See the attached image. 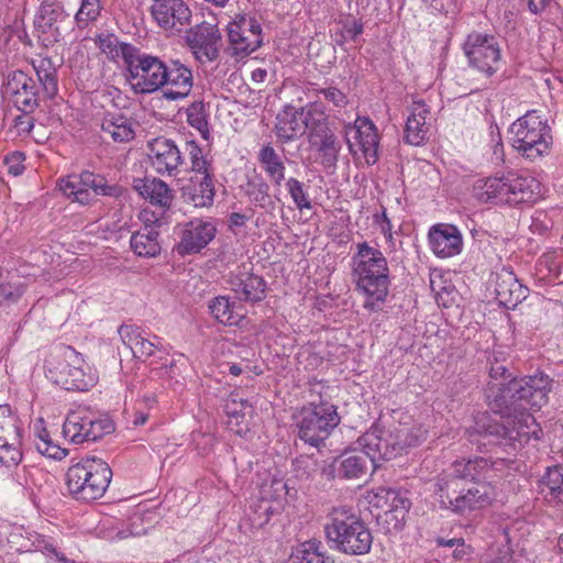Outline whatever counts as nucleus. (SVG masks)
Wrapping results in <instances>:
<instances>
[{"label": "nucleus", "mask_w": 563, "mask_h": 563, "mask_svg": "<svg viewBox=\"0 0 563 563\" xmlns=\"http://www.w3.org/2000/svg\"><path fill=\"white\" fill-rule=\"evenodd\" d=\"M401 506H399V509H388L385 511V521L388 525L393 526V529L398 531L400 530L406 521L407 517V510H406V504L400 503Z\"/></svg>", "instance_id": "nucleus-58"}, {"label": "nucleus", "mask_w": 563, "mask_h": 563, "mask_svg": "<svg viewBox=\"0 0 563 563\" xmlns=\"http://www.w3.org/2000/svg\"><path fill=\"white\" fill-rule=\"evenodd\" d=\"M493 465L492 461L481 456L456 460L435 478L434 484H441L449 478L454 481V483H460V485L465 481H470L472 484L487 482L490 477L489 473L493 470Z\"/></svg>", "instance_id": "nucleus-19"}, {"label": "nucleus", "mask_w": 563, "mask_h": 563, "mask_svg": "<svg viewBox=\"0 0 563 563\" xmlns=\"http://www.w3.org/2000/svg\"><path fill=\"white\" fill-rule=\"evenodd\" d=\"M187 122L188 124L196 129L203 140L208 141L210 139V128H209V104L205 103L202 100H197L191 102L186 109Z\"/></svg>", "instance_id": "nucleus-41"}, {"label": "nucleus", "mask_w": 563, "mask_h": 563, "mask_svg": "<svg viewBox=\"0 0 563 563\" xmlns=\"http://www.w3.org/2000/svg\"><path fill=\"white\" fill-rule=\"evenodd\" d=\"M224 410L228 416V427L234 433L243 435L249 428L246 415L251 413L252 406L250 402L242 398L238 393H231L225 401Z\"/></svg>", "instance_id": "nucleus-31"}, {"label": "nucleus", "mask_w": 563, "mask_h": 563, "mask_svg": "<svg viewBox=\"0 0 563 563\" xmlns=\"http://www.w3.org/2000/svg\"><path fill=\"white\" fill-rule=\"evenodd\" d=\"M100 0H82L75 18L79 25L86 26L89 22L97 20L100 15Z\"/></svg>", "instance_id": "nucleus-52"}, {"label": "nucleus", "mask_w": 563, "mask_h": 563, "mask_svg": "<svg viewBox=\"0 0 563 563\" xmlns=\"http://www.w3.org/2000/svg\"><path fill=\"white\" fill-rule=\"evenodd\" d=\"M166 62L156 55L143 53L140 48L124 68V77L137 95H151L163 89Z\"/></svg>", "instance_id": "nucleus-9"}, {"label": "nucleus", "mask_w": 563, "mask_h": 563, "mask_svg": "<svg viewBox=\"0 0 563 563\" xmlns=\"http://www.w3.org/2000/svg\"><path fill=\"white\" fill-rule=\"evenodd\" d=\"M512 147L533 162L548 154L552 144L551 128L538 110L527 111L510 126Z\"/></svg>", "instance_id": "nucleus-8"}, {"label": "nucleus", "mask_w": 563, "mask_h": 563, "mask_svg": "<svg viewBox=\"0 0 563 563\" xmlns=\"http://www.w3.org/2000/svg\"><path fill=\"white\" fill-rule=\"evenodd\" d=\"M489 362V371L488 375L490 378V382H498V379H503V382H508L511 379V374L508 371L507 365L499 361L496 356H494V360L488 358Z\"/></svg>", "instance_id": "nucleus-56"}, {"label": "nucleus", "mask_w": 563, "mask_h": 563, "mask_svg": "<svg viewBox=\"0 0 563 563\" xmlns=\"http://www.w3.org/2000/svg\"><path fill=\"white\" fill-rule=\"evenodd\" d=\"M216 234L217 228L212 222L194 219L185 223L175 251L180 256L199 253L214 239Z\"/></svg>", "instance_id": "nucleus-21"}, {"label": "nucleus", "mask_w": 563, "mask_h": 563, "mask_svg": "<svg viewBox=\"0 0 563 563\" xmlns=\"http://www.w3.org/2000/svg\"><path fill=\"white\" fill-rule=\"evenodd\" d=\"M429 244L438 257H452L462 252V234L455 225L440 223L429 231Z\"/></svg>", "instance_id": "nucleus-24"}, {"label": "nucleus", "mask_w": 563, "mask_h": 563, "mask_svg": "<svg viewBox=\"0 0 563 563\" xmlns=\"http://www.w3.org/2000/svg\"><path fill=\"white\" fill-rule=\"evenodd\" d=\"M287 191L296 206L300 211L303 209H311L312 205L308 194L305 190V185L295 177H290L286 180Z\"/></svg>", "instance_id": "nucleus-48"}, {"label": "nucleus", "mask_w": 563, "mask_h": 563, "mask_svg": "<svg viewBox=\"0 0 563 563\" xmlns=\"http://www.w3.org/2000/svg\"><path fill=\"white\" fill-rule=\"evenodd\" d=\"M186 151L190 159V169L194 176H207L214 178L212 161L203 153V150L195 142H186Z\"/></svg>", "instance_id": "nucleus-44"}, {"label": "nucleus", "mask_w": 563, "mask_h": 563, "mask_svg": "<svg viewBox=\"0 0 563 563\" xmlns=\"http://www.w3.org/2000/svg\"><path fill=\"white\" fill-rule=\"evenodd\" d=\"M97 44L101 52L106 54L109 59L117 62L119 58H121L123 60L124 67L128 65L137 49L136 46L130 43L120 42L119 38L113 34L99 35L97 38Z\"/></svg>", "instance_id": "nucleus-37"}, {"label": "nucleus", "mask_w": 563, "mask_h": 563, "mask_svg": "<svg viewBox=\"0 0 563 563\" xmlns=\"http://www.w3.org/2000/svg\"><path fill=\"white\" fill-rule=\"evenodd\" d=\"M541 492L547 494L559 503H563V468L561 466L548 467L545 474L540 479Z\"/></svg>", "instance_id": "nucleus-46"}, {"label": "nucleus", "mask_w": 563, "mask_h": 563, "mask_svg": "<svg viewBox=\"0 0 563 563\" xmlns=\"http://www.w3.org/2000/svg\"><path fill=\"white\" fill-rule=\"evenodd\" d=\"M340 423L333 405H318L303 408L298 421V437L312 446H319Z\"/></svg>", "instance_id": "nucleus-11"}, {"label": "nucleus", "mask_w": 563, "mask_h": 563, "mask_svg": "<svg viewBox=\"0 0 563 563\" xmlns=\"http://www.w3.org/2000/svg\"><path fill=\"white\" fill-rule=\"evenodd\" d=\"M158 231L154 225H145L142 230L132 234L130 245L137 256L155 257L161 253Z\"/></svg>", "instance_id": "nucleus-36"}, {"label": "nucleus", "mask_w": 563, "mask_h": 563, "mask_svg": "<svg viewBox=\"0 0 563 563\" xmlns=\"http://www.w3.org/2000/svg\"><path fill=\"white\" fill-rule=\"evenodd\" d=\"M353 274L356 277V288L367 299L364 308L371 311L380 309L389 291V268L384 254L366 242L357 244V252L353 256Z\"/></svg>", "instance_id": "nucleus-2"}, {"label": "nucleus", "mask_w": 563, "mask_h": 563, "mask_svg": "<svg viewBox=\"0 0 563 563\" xmlns=\"http://www.w3.org/2000/svg\"><path fill=\"white\" fill-rule=\"evenodd\" d=\"M166 74L163 78V97L168 101L187 98L194 87V75L189 66L179 59L166 62Z\"/></svg>", "instance_id": "nucleus-20"}, {"label": "nucleus", "mask_w": 563, "mask_h": 563, "mask_svg": "<svg viewBox=\"0 0 563 563\" xmlns=\"http://www.w3.org/2000/svg\"><path fill=\"white\" fill-rule=\"evenodd\" d=\"M114 430L112 421L86 409L70 411L63 424V434L75 444L95 442Z\"/></svg>", "instance_id": "nucleus-13"}, {"label": "nucleus", "mask_w": 563, "mask_h": 563, "mask_svg": "<svg viewBox=\"0 0 563 563\" xmlns=\"http://www.w3.org/2000/svg\"><path fill=\"white\" fill-rule=\"evenodd\" d=\"M321 541L311 539L298 545L290 556L291 563H334L324 552Z\"/></svg>", "instance_id": "nucleus-39"}, {"label": "nucleus", "mask_w": 563, "mask_h": 563, "mask_svg": "<svg viewBox=\"0 0 563 563\" xmlns=\"http://www.w3.org/2000/svg\"><path fill=\"white\" fill-rule=\"evenodd\" d=\"M488 408L508 421L499 422L487 413H482L475 419V432L484 439L489 438L497 444L515 445L516 442L528 441L530 432L522 419V405L517 394L510 391L508 382H488L484 389Z\"/></svg>", "instance_id": "nucleus-1"}, {"label": "nucleus", "mask_w": 563, "mask_h": 563, "mask_svg": "<svg viewBox=\"0 0 563 563\" xmlns=\"http://www.w3.org/2000/svg\"><path fill=\"white\" fill-rule=\"evenodd\" d=\"M495 284L496 299L507 309L516 308L526 299L529 291L508 268H503L496 274Z\"/></svg>", "instance_id": "nucleus-25"}, {"label": "nucleus", "mask_w": 563, "mask_h": 563, "mask_svg": "<svg viewBox=\"0 0 563 563\" xmlns=\"http://www.w3.org/2000/svg\"><path fill=\"white\" fill-rule=\"evenodd\" d=\"M33 544L37 551H41L48 558L54 556L60 563H76L74 560L66 558L62 552L57 550L51 540L44 537H37Z\"/></svg>", "instance_id": "nucleus-53"}, {"label": "nucleus", "mask_w": 563, "mask_h": 563, "mask_svg": "<svg viewBox=\"0 0 563 563\" xmlns=\"http://www.w3.org/2000/svg\"><path fill=\"white\" fill-rule=\"evenodd\" d=\"M233 55L246 56L262 45V27L255 18L240 15L228 25Z\"/></svg>", "instance_id": "nucleus-17"}, {"label": "nucleus", "mask_w": 563, "mask_h": 563, "mask_svg": "<svg viewBox=\"0 0 563 563\" xmlns=\"http://www.w3.org/2000/svg\"><path fill=\"white\" fill-rule=\"evenodd\" d=\"M429 114L430 110L422 101L413 102L405 128L404 139L406 143L418 146L427 140V134L429 132L427 117Z\"/></svg>", "instance_id": "nucleus-30"}, {"label": "nucleus", "mask_w": 563, "mask_h": 563, "mask_svg": "<svg viewBox=\"0 0 563 563\" xmlns=\"http://www.w3.org/2000/svg\"><path fill=\"white\" fill-rule=\"evenodd\" d=\"M59 188L65 196L74 197V199L81 205H87L91 200L90 192H86L84 187L82 173L79 175H69L60 179Z\"/></svg>", "instance_id": "nucleus-47"}, {"label": "nucleus", "mask_w": 563, "mask_h": 563, "mask_svg": "<svg viewBox=\"0 0 563 563\" xmlns=\"http://www.w3.org/2000/svg\"><path fill=\"white\" fill-rule=\"evenodd\" d=\"M119 334L123 344L132 352L139 341L142 340L143 331L135 325H121L119 328Z\"/></svg>", "instance_id": "nucleus-55"}, {"label": "nucleus", "mask_w": 563, "mask_h": 563, "mask_svg": "<svg viewBox=\"0 0 563 563\" xmlns=\"http://www.w3.org/2000/svg\"><path fill=\"white\" fill-rule=\"evenodd\" d=\"M19 439V428L14 418H4L0 421V440L2 443Z\"/></svg>", "instance_id": "nucleus-60"}, {"label": "nucleus", "mask_w": 563, "mask_h": 563, "mask_svg": "<svg viewBox=\"0 0 563 563\" xmlns=\"http://www.w3.org/2000/svg\"><path fill=\"white\" fill-rule=\"evenodd\" d=\"M280 508V505H275L272 500L260 497L250 506V512L247 514L252 527L257 529L265 527L269 522L271 517L274 514H278Z\"/></svg>", "instance_id": "nucleus-43"}, {"label": "nucleus", "mask_w": 563, "mask_h": 563, "mask_svg": "<svg viewBox=\"0 0 563 563\" xmlns=\"http://www.w3.org/2000/svg\"><path fill=\"white\" fill-rule=\"evenodd\" d=\"M187 41L199 60H216L221 46V35L216 25L201 23L190 30Z\"/></svg>", "instance_id": "nucleus-22"}, {"label": "nucleus", "mask_w": 563, "mask_h": 563, "mask_svg": "<svg viewBox=\"0 0 563 563\" xmlns=\"http://www.w3.org/2000/svg\"><path fill=\"white\" fill-rule=\"evenodd\" d=\"M376 496L380 497V498H385L386 503L389 505V509H399V506H401L400 503H402V501H404V504H406L407 512L410 509V506H411L410 500L397 489L379 488Z\"/></svg>", "instance_id": "nucleus-54"}, {"label": "nucleus", "mask_w": 563, "mask_h": 563, "mask_svg": "<svg viewBox=\"0 0 563 563\" xmlns=\"http://www.w3.org/2000/svg\"><path fill=\"white\" fill-rule=\"evenodd\" d=\"M151 166L159 175L176 176L184 157L173 140L159 136L147 143Z\"/></svg>", "instance_id": "nucleus-18"}, {"label": "nucleus", "mask_w": 563, "mask_h": 563, "mask_svg": "<svg viewBox=\"0 0 563 563\" xmlns=\"http://www.w3.org/2000/svg\"><path fill=\"white\" fill-rule=\"evenodd\" d=\"M37 451L48 457L62 460L67 455V451L55 444L49 438L46 442H35Z\"/></svg>", "instance_id": "nucleus-59"}, {"label": "nucleus", "mask_w": 563, "mask_h": 563, "mask_svg": "<svg viewBox=\"0 0 563 563\" xmlns=\"http://www.w3.org/2000/svg\"><path fill=\"white\" fill-rule=\"evenodd\" d=\"M474 197L483 203L517 206L532 203L540 195V183L531 177L508 173L500 177L478 179Z\"/></svg>", "instance_id": "nucleus-3"}, {"label": "nucleus", "mask_w": 563, "mask_h": 563, "mask_svg": "<svg viewBox=\"0 0 563 563\" xmlns=\"http://www.w3.org/2000/svg\"><path fill=\"white\" fill-rule=\"evenodd\" d=\"M274 132L277 140L283 144L302 136L305 134L303 107L285 106L276 115Z\"/></svg>", "instance_id": "nucleus-26"}, {"label": "nucleus", "mask_w": 563, "mask_h": 563, "mask_svg": "<svg viewBox=\"0 0 563 563\" xmlns=\"http://www.w3.org/2000/svg\"><path fill=\"white\" fill-rule=\"evenodd\" d=\"M151 12L159 26L177 30L189 23L191 11L183 0H153Z\"/></svg>", "instance_id": "nucleus-23"}, {"label": "nucleus", "mask_w": 563, "mask_h": 563, "mask_svg": "<svg viewBox=\"0 0 563 563\" xmlns=\"http://www.w3.org/2000/svg\"><path fill=\"white\" fill-rule=\"evenodd\" d=\"M47 377L66 390H88L96 383L90 367L74 350H70L56 365L52 366L49 363Z\"/></svg>", "instance_id": "nucleus-12"}, {"label": "nucleus", "mask_w": 563, "mask_h": 563, "mask_svg": "<svg viewBox=\"0 0 563 563\" xmlns=\"http://www.w3.org/2000/svg\"><path fill=\"white\" fill-rule=\"evenodd\" d=\"M31 114L32 113L22 112L21 115L14 119V126L18 129L19 133H30L32 131L34 118Z\"/></svg>", "instance_id": "nucleus-64"}, {"label": "nucleus", "mask_w": 563, "mask_h": 563, "mask_svg": "<svg viewBox=\"0 0 563 563\" xmlns=\"http://www.w3.org/2000/svg\"><path fill=\"white\" fill-rule=\"evenodd\" d=\"M463 52L470 67L487 78L496 74L500 67V46L494 35L481 32L468 34L463 44Z\"/></svg>", "instance_id": "nucleus-10"}, {"label": "nucleus", "mask_w": 563, "mask_h": 563, "mask_svg": "<svg viewBox=\"0 0 563 563\" xmlns=\"http://www.w3.org/2000/svg\"><path fill=\"white\" fill-rule=\"evenodd\" d=\"M101 130L118 143L130 142L135 137L133 120L120 112H107L101 121Z\"/></svg>", "instance_id": "nucleus-33"}, {"label": "nucleus", "mask_w": 563, "mask_h": 563, "mask_svg": "<svg viewBox=\"0 0 563 563\" xmlns=\"http://www.w3.org/2000/svg\"><path fill=\"white\" fill-rule=\"evenodd\" d=\"M433 494L442 509L459 516H468L490 505L494 488L488 482L474 483L465 488L449 478L441 484H433Z\"/></svg>", "instance_id": "nucleus-7"}, {"label": "nucleus", "mask_w": 563, "mask_h": 563, "mask_svg": "<svg viewBox=\"0 0 563 563\" xmlns=\"http://www.w3.org/2000/svg\"><path fill=\"white\" fill-rule=\"evenodd\" d=\"M235 302L228 296H218L209 302V310L213 318L225 325H238L242 317L235 311Z\"/></svg>", "instance_id": "nucleus-40"}, {"label": "nucleus", "mask_w": 563, "mask_h": 563, "mask_svg": "<svg viewBox=\"0 0 563 563\" xmlns=\"http://www.w3.org/2000/svg\"><path fill=\"white\" fill-rule=\"evenodd\" d=\"M312 147L321 156V164L324 167H334L339 159V154L342 148L341 141L335 134L334 128L319 133L318 136L308 137Z\"/></svg>", "instance_id": "nucleus-32"}, {"label": "nucleus", "mask_w": 563, "mask_h": 563, "mask_svg": "<svg viewBox=\"0 0 563 563\" xmlns=\"http://www.w3.org/2000/svg\"><path fill=\"white\" fill-rule=\"evenodd\" d=\"M156 349L157 345L143 335L142 340L139 341L132 351V354L136 358L150 357L154 355Z\"/></svg>", "instance_id": "nucleus-63"}, {"label": "nucleus", "mask_w": 563, "mask_h": 563, "mask_svg": "<svg viewBox=\"0 0 563 563\" xmlns=\"http://www.w3.org/2000/svg\"><path fill=\"white\" fill-rule=\"evenodd\" d=\"M135 189L140 195L150 200L152 205L159 206L162 208H169L174 199L173 190L162 179L144 178L135 186Z\"/></svg>", "instance_id": "nucleus-34"}, {"label": "nucleus", "mask_w": 563, "mask_h": 563, "mask_svg": "<svg viewBox=\"0 0 563 563\" xmlns=\"http://www.w3.org/2000/svg\"><path fill=\"white\" fill-rule=\"evenodd\" d=\"M245 194L256 207L267 209L274 206L269 195V186L262 177L250 179L246 183Z\"/></svg>", "instance_id": "nucleus-45"}, {"label": "nucleus", "mask_w": 563, "mask_h": 563, "mask_svg": "<svg viewBox=\"0 0 563 563\" xmlns=\"http://www.w3.org/2000/svg\"><path fill=\"white\" fill-rule=\"evenodd\" d=\"M4 93L18 110L33 113L40 104V85L22 70H14L7 77Z\"/></svg>", "instance_id": "nucleus-16"}, {"label": "nucleus", "mask_w": 563, "mask_h": 563, "mask_svg": "<svg viewBox=\"0 0 563 563\" xmlns=\"http://www.w3.org/2000/svg\"><path fill=\"white\" fill-rule=\"evenodd\" d=\"M84 187L86 192L92 190L97 196L120 197L122 187L117 184H109L108 180L99 174L92 172H82Z\"/></svg>", "instance_id": "nucleus-42"}, {"label": "nucleus", "mask_w": 563, "mask_h": 563, "mask_svg": "<svg viewBox=\"0 0 563 563\" xmlns=\"http://www.w3.org/2000/svg\"><path fill=\"white\" fill-rule=\"evenodd\" d=\"M331 548L347 554L363 555L371 551L373 536L360 516L346 507L333 508L324 525Z\"/></svg>", "instance_id": "nucleus-4"}, {"label": "nucleus", "mask_w": 563, "mask_h": 563, "mask_svg": "<svg viewBox=\"0 0 563 563\" xmlns=\"http://www.w3.org/2000/svg\"><path fill=\"white\" fill-rule=\"evenodd\" d=\"M345 141L351 152H355V146L358 147L367 165H374L379 159V135L368 118L358 117L354 124H347Z\"/></svg>", "instance_id": "nucleus-15"}, {"label": "nucleus", "mask_w": 563, "mask_h": 563, "mask_svg": "<svg viewBox=\"0 0 563 563\" xmlns=\"http://www.w3.org/2000/svg\"><path fill=\"white\" fill-rule=\"evenodd\" d=\"M230 284L240 300L255 303L266 297V282L260 275L241 272L231 278Z\"/></svg>", "instance_id": "nucleus-28"}, {"label": "nucleus", "mask_w": 563, "mask_h": 563, "mask_svg": "<svg viewBox=\"0 0 563 563\" xmlns=\"http://www.w3.org/2000/svg\"><path fill=\"white\" fill-rule=\"evenodd\" d=\"M303 124L308 137L318 136L319 133L333 128L321 102H310L303 107Z\"/></svg>", "instance_id": "nucleus-38"}, {"label": "nucleus", "mask_w": 563, "mask_h": 563, "mask_svg": "<svg viewBox=\"0 0 563 563\" xmlns=\"http://www.w3.org/2000/svg\"><path fill=\"white\" fill-rule=\"evenodd\" d=\"M24 290L21 285H12V284H1L0 285V299L8 301V302H15L18 301Z\"/></svg>", "instance_id": "nucleus-62"}, {"label": "nucleus", "mask_w": 563, "mask_h": 563, "mask_svg": "<svg viewBox=\"0 0 563 563\" xmlns=\"http://www.w3.org/2000/svg\"><path fill=\"white\" fill-rule=\"evenodd\" d=\"M550 390L551 379L544 374L510 379V391L517 394V398L522 405V419L527 429L529 422L534 423L533 417L528 415L527 411L529 409H540L545 405Z\"/></svg>", "instance_id": "nucleus-14"}, {"label": "nucleus", "mask_w": 563, "mask_h": 563, "mask_svg": "<svg viewBox=\"0 0 563 563\" xmlns=\"http://www.w3.org/2000/svg\"><path fill=\"white\" fill-rule=\"evenodd\" d=\"M316 91L322 95L328 102H331L336 108H343L349 102L346 95L336 87L321 88Z\"/></svg>", "instance_id": "nucleus-57"}, {"label": "nucleus", "mask_w": 563, "mask_h": 563, "mask_svg": "<svg viewBox=\"0 0 563 563\" xmlns=\"http://www.w3.org/2000/svg\"><path fill=\"white\" fill-rule=\"evenodd\" d=\"M424 438L421 428L399 424L394 429H372L358 439V444L368 456L371 465L375 466L377 461H389L411 446L418 445Z\"/></svg>", "instance_id": "nucleus-5"}, {"label": "nucleus", "mask_w": 563, "mask_h": 563, "mask_svg": "<svg viewBox=\"0 0 563 563\" xmlns=\"http://www.w3.org/2000/svg\"><path fill=\"white\" fill-rule=\"evenodd\" d=\"M112 471L110 466L98 457L82 459L68 467L66 485L69 495L76 500L92 501L101 498L106 493Z\"/></svg>", "instance_id": "nucleus-6"}, {"label": "nucleus", "mask_w": 563, "mask_h": 563, "mask_svg": "<svg viewBox=\"0 0 563 563\" xmlns=\"http://www.w3.org/2000/svg\"><path fill=\"white\" fill-rule=\"evenodd\" d=\"M363 23L355 19H349L343 22L341 35L344 40L356 41V38L363 33Z\"/></svg>", "instance_id": "nucleus-61"}, {"label": "nucleus", "mask_w": 563, "mask_h": 563, "mask_svg": "<svg viewBox=\"0 0 563 563\" xmlns=\"http://www.w3.org/2000/svg\"><path fill=\"white\" fill-rule=\"evenodd\" d=\"M288 494V485L282 478H272L261 488V498L272 500L275 505H280L279 501Z\"/></svg>", "instance_id": "nucleus-50"}, {"label": "nucleus", "mask_w": 563, "mask_h": 563, "mask_svg": "<svg viewBox=\"0 0 563 563\" xmlns=\"http://www.w3.org/2000/svg\"><path fill=\"white\" fill-rule=\"evenodd\" d=\"M45 62L42 60L38 67H35L37 75V84L43 88L46 97L53 98L57 93V79L54 70L44 67Z\"/></svg>", "instance_id": "nucleus-51"}, {"label": "nucleus", "mask_w": 563, "mask_h": 563, "mask_svg": "<svg viewBox=\"0 0 563 563\" xmlns=\"http://www.w3.org/2000/svg\"><path fill=\"white\" fill-rule=\"evenodd\" d=\"M20 441L14 440L2 443L0 440V467L11 468L22 461V452L19 449Z\"/></svg>", "instance_id": "nucleus-49"}, {"label": "nucleus", "mask_w": 563, "mask_h": 563, "mask_svg": "<svg viewBox=\"0 0 563 563\" xmlns=\"http://www.w3.org/2000/svg\"><path fill=\"white\" fill-rule=\"evenodd\" d=\"M212 177L191 176L180 188L181 198L196 208L210 207L213 203L216 189Z\"/></svg>", "instance_id": "nucleus-27"}, {"label": "nucleus", "mask_w": 563, "mask_h": 563, "mask_svg": "<svg viewBox=\"0 0 563 563\" xmlns=\"http://www.w3.org/2000/svg\"><path fill=\"white\" fill-rule=\"evenodd\" d=\"M369 464L368 456L362 450L361 453L354 452L340 455L334 460L332 468L335 476L341 479L357 481L366 476Z\"/></svg>", "instance_id": "nucleus-29"}, {"label": "nucleus", "mask_w": 563, "mask_h": 563, "mask_svg": "<svg viewBox=\"0 0 563 563\" xmlns=\"http://www.w3.org/2000/svg\"><path fill=\"white\" fill-rule=\"evenodd\" d=\"M257 161L274 187L279 188L285 180L286 173V166L280 155L268 143L260 150Z\"/></svg>", "instance_id": "nucleus-35"}]
</instances>
